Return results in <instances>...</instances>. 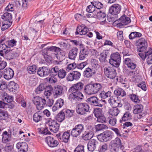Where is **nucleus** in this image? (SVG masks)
Wrapping results in <instances>:
<instances>
[{
  "label": "nucleus",
  "instance_id": "obj_59",
  "mask_svg": "<svg viewBox=\"0 0 152 152\" xmlns=\"http://www.w3.org/2000/svg\"><path fill=\"white\" fill-rule=\"evenodd\" d=\"M46 49L47 50V51L49 52V51L52 52H56V51H59L60 50V49L58 48L56 46H51L50 47H47L45 49Z\"/></svg>",
  "mask_w": 152,
  "mask_h": 152
},
{
  "label": "nucleus",
  "instance_id": "obj_1",
  "mask_svg": "<svg viewBox=\"0 0 152 152\" xmlns=\"http://www.w3.org/2000/svg\"><path fill=\"white\" fill-rule=\"evenodd\" d=\"M84 86V83L80 82L73 84L68 90L69 92L70 93L69 99L75 102L81 101L84 98V96L81 92Z\"/></svg>",
  "mask_w": 152,
  "mask_h": 152
},
{
  "label": "nucleus",
  "instance_id": "obj_61",
  "mask_svg": "<svg viewBox=\"0 0 152 152\" xmlns=\"http://www.w3.org/2000/svg\"><path fill=\"white\" fill-rule=\"evenodd\" d=\"M55 104L59 108H61L64 105V101L62 99H58L56 101V102Z\"/></svg>",
  "mask_w": 152,
  "mask_h": 152
},
{
  "label": "nucleus",
  "instance_id": "obj_33",
  "mask_svg": "<svg viewBox=\"0 0 152 152\" xmlns=\"http://www.w3.org/2000/svg\"><path fill=\"white\" fill-rule=\"evenodd\" d=\"M42 55L44 57L45 60L48 63H50L52 61V58L49 52L46 49L42 50Z\"/></svg>",
  "mask_w": 152,
  "mask_h": 152
},
{
  "label": "nucleus",
  "instance_id": "obj_11",
  "mask_svg": "<svg viewBox=\"0 0 152 152\" xmlns=\"http://www.w3.org/2000/svg\"><path fill=\"white\" fill-rule=\"evenodd\" d=\"M50 130L54 133L58 132L59 128V124L55 120L50 119L48 121Z\"/></svg>",
  "mask_w": 152,
  "mask_h": 152
},
{
  "label": "nucleus",
  "instance_id": "obj_3",
  "mask_svg": "<svg viewBox=\"0 0 152 152\" xmlns=\"http://www.w3.org/2000/svg\"><path fill=\"white\" fill-rule=\"evenodd\" d=\"M113 136V133L111 131L106 130L97 135V137L101 142H106L110 140Z\"/></svg>",
  "mask_w": 152,
  "mask_h": 152
},
{
  "label": "nucleus",
  "instance_id": "obj_10",
  "mask_svg": "<svg viewBox=\"0 0 152 152\" xmlns=\"http://www.w3.org/2000/svg\"><path fill=\"white\" fill-rule=\"evenodd\" d=\"M87 102L92 106L102 107L103 106L101 103V100L96 96H92L90 97L87 99Z\"/></svg>",
  "mask_w": 152,
  "mask_h": 152
},
{
  "label": "nucleus",
  "instance_id": "obj_56",
  "mask_svg": "<svg viewBox=\"0 0 152 152\" xmlns=\"http://www.w3.org/2000/svg\"><path fill=\"white\" fill-rule=\"evenodd\" d=\"M129 97L131 100L133 102L136 103H138L140 102V100L138 98V96L136 95L132 94L129 95Z\"/></svg>",
  "mask_w": 152,
  "mask_h": 152
},
{
  "label": "nucleus",
  "instance_id": "obj_58",
  "mask_svg": "<svg viewBox=\"0 0 152 152\" xmlns=\"http://www.w3.org/2000/svg\"><path fill=\"white\" fill-rule=\"evenodd\" d=\"M44 85L42 83L40 84L35 90V92L37 94H39L45 89Z\"/></svg>",
  "mask_w": 152,
  "mask_h": 152
},
{
  "label": "nucleus",
  "instance_id": "obj_41",
  "mask_svg": "<svg viewBox=\"0 0 152 152\" xmlns=\"http://www.w3.org/2000/svg\"><path fill=\"white\" fill-rule=\"evenodd\" d=\"M93 74L92 70L89 68H86L83 72V75L85 77H89L92 76Z\"/></svg>",
  "mask_w": 152,
  "mask_h": 152
},
{
  "label": "nucleus",
  "instance_id": "obj_44",
  "mask_svg": "<svg viewBox=\"0 0 152 152\" xmlns=\"http://www.w3.org/2000/svg\"><path fill=\"white\" fill-rule=\"evenodd\" d=\"M120 112V110L117 107H113L110 110V113L113 116H117Z\"/></svg>",
  "mask_w": 152,
  "mask_h": 152
},
{
  "label": "nucleus",
  "instance_id": "obj_17",
  "mask_svg": "<svg viewBox=\"0 0 152 152\" xmlns=\"http://www.w3.org/2000/svg\"><path fill=\"white\" fill-rule=\"evenodd\" d=\"M4 77L5 79L9 80L13 77L14 72L11 68H7L4 70Z\"/></svg>",
  "mask_w": 152,
  "mask_h": 152
},
{
  "label": "nucleus",
  "instance_id": "obj_2",
  "mask_svg": "<svg viewBox=\"0 0 152 152\" xmlns=\"http://www.w3.org/2000/svg\"><path fill=\"white\" fill-rule=\"evenodd\" d=\"M102 88V86L100 83H90L85 86L84 90L86 94L88 95H92L98 93Z\"/></svg>",
  "mask_w": 152,
  "mask_h": 152
},
{
  "label": "nucleus",
  "instance_id": "obj_26",
  "mask_svg": "<svg viewBox=\"0 0 152 152\" xmlns=\"http://www.w3.org/2000/svg\"><path fill=\"white\" fill-rule=\"evenodd\" d=\"M78 52V49L77 48H73L71 50L69 53V59L75 60Z\"/></svg>",
  "mask_w": 152,
  "mask_h": 152
},
{
  "label": "nucleus",
  "instance_id": "obj_62",
  "mask_svg": "<svg viewBox=\"0 0 152 152\" xmlns=\"http://www.w3.org/2000/svg\"><path fill=\"white\" fill-rule=\"evenodd\" d=\"M84 146L82 145H79L74 151V152H84Z\"/></svg>",
  "mask_w": 152,
  "mask_h": 152
},
{
  "label": "nucleus",
  "instance_id": "obj_14",
  "mask_svg": "<svg viewBox=\"0 0 152 152\" xmlns=\"http://www.w3.org/2000/svg\"><path fill=\"white\" fill-rule=\"evenodd\" d=\"M121 10V5L118 4H114L110 8L109 12L112 15H117L119 13Z\"/></svg>",
  "mask_w": 152,
  "mask_h": 152
},
{
  "label": "nucleus",
  "instance_id": "obj_64",
  "mask_svg": "<svg viewBox=\"0 0 152 152\" xmlns=\"http://www.w3.org/2000/svg\"><path fill=\"white\" fill-rule=\"evenodd\" d=\"M107 145L106 143H104L99 148V151L100 152H105L107 150Z\"/></svg>",
  "mask_w": 152,
  "mask_h": 152
},
{
  "label": "nucleus",
  "instance_id": "obj_23",
  "mask_svg": "<svg viewBox=\"0 0 152 152\" xmlns=\"http://www.w3.org/2000/svg\"><path fill=\"white\" fill-rule=\"evenodd\" d=\"M89 51L88 49L86 48L81 49L79 53V59L83 60L85 59L88 56Z\"/></svg>",
  "mask_w": 152,
  "mask_h": 152
},
{
  "label": "nucleus",
  "instance_id": "obj_4",
  "mask_svg": "<svg viewBox=\"0 0 152 152\" xmlns=\"http://www.w3.org/2000/svg\"><path fill=\"white\" fill-rule=\"evenodd\" d=\"M89 106L88 104L81 102L78 104L77 105L76 111L78 114L83 115L89 112Z\"/></svg>",
  "mask_w": 152,
  "mask_h": 152
},
{
  "label": "nucleus",
  "instance_id": "obj_46",
  "mask_svg": "<svg viewBox=\"0 0 152 152\" xmlns=\"http://www.w3.org/2000/svg\"><path fill=\"white\" fill-rule=\"evenodd\" d=\"M37 68V66L34 65H32L31 66H28L27 68V70L29 73L34 74L36 72Z\"/></svg>",
  "mask_w": 152,
  "mask_h": 152
},
{
  "label": "nucleus",
  "instance_id": "obj_8",
  "mask_svg": "<svg viewBox=\"0 0 152 152\" xmlns=\"http://www.w3.org/2000/svg\"><path fill=\"white\" fill-rule=\"evenodd\" d=\"M84 129V125L82 124H79L76 125L72 129L71 134L73 137H77L82 133Z\"/></svg>",
  "mask_w": 152,
  "mask_h": 152
},
{
  "label": "nucleus",
  "instance_id": "obj_32",
  "mask_svg": "<svg viewBox=\"0 0 152 152\" xmlns=\"http://www.w3.org/2000/svg\"><path fill=\"white\" fill-rule=\"evenodd\" d=\"M60 68L58 66H56L50 69H49V74L51 76H55L57 75Z\"/></svg>",
  "mask_w": 152,
  "mask_h": 152
},
{
  "label": "nucleus",
  "instance_id": "obj_9",
  "mask_svg": "<svg viewBox=\"0 0 152 152\" xmlns=\"http://www.w3.org/2000/svg\"><path fill=\"white\" fill-rule=\"evenodd\" d=\"M104 73L107 77L111 79H116L118 80L116 70L115 69L110 67H105L104 68Z\"/></svg>",
  "mask_w": 152,
  "mask_h": 152
},
{
  "label": "nucleus",
  "instance_id": "obj_36",
  "mask_svg": "<svg viewBox=\"0 0 152 152\" xmlns=\"http://www.w3.org/2000/svg\"><path fill=\"white\" fill-rule=\"evenodd\" d=\"M33 121L36 123L42 120V117L40 111L37 112L33 115Z\"/></svg>",
  "mask_w": 152,
  "mask_h": 152
},
{
  "label": "nucleus",
  "instance_id": "obj_47",
  "mask_svg": "<svg viewBox=\"0 0 152 152\" xmlns=\"http://www.w3.org/2000/svg\"><path fill=\"white\" fill-rule=\"evenodd\" d=\"M108 127L103 124H98L95 126L96 131H100L103 129H108Z\"/></svg>",
  "mask_w": 152,
  "mask_h": 152
},
{
  "label": "nucleus",
  "instance_id": "obj_20",
  "mask_svg": "<svg viewBox=\"0 0 152 152\" xmlns=\"http://www.w3.org/2000/svg\"><path fill=\"white\" fill-rule=\"evenodd\" d=\"M92 129H87L82 134V138L85 140L91 139L93 136Z\"/></svg>",
  "mask_w": 152,
  "mask_h": 152
},
{
  "label": "nucleus",
  "instance_id": "obj_7",
  "mask_svg": "<svg viewBox=\"0 0 152 152\" xmlns=\"http://www.w3.org/2000/svg\"><path fill=\"white\" fill-rule=\"evenodd\" d=\"M121 145V140L118 137H116L111 140L109 143V147L110 150L112 152H117L119 151Z\"/></svg>",
  "mask_w": 152,
  "mask_h": 152
},
{
  "label": "nucleus",
  "instance_id": "obj_51",
  "mask_svg": "<svg viewBox=\"0 0 152 152\" xmlns=\"http://www.w3.org/2000/svg\"><path fill=\"white\" fill-rule=\"evenodd\" d=\"M99 11H97V10L96 13V15L99 19H104L105 18L106 14L104 12H102L100 10H99Z\"/></svg>",
  "mask_w": 152,
  "mask_h": 152
},
{
  "label": "nucleus",
  "instance_id": "obj_6",
  "mask_svg": "<svg viewBox=\"0 0 152 152\" xmlns=\"http://www.w3.org/2000/svg\"><path fill=\"white\" fill-rule=\"evenodd\" d=\"M121 59L120 55L118 53H113L110 56L109 63L111 65L118 67L120 65Z\"/></svg>",
  "mask_w": 152,
  "mask_h": 152
},
{
  "label": "nucleus",
  "instance_id": "obj_34",
  "mask_svg": "<svg viewBox=\"0 0 152 152\" xmlns=\"http://www.w3.org/2000/svg\"><path fill=\"white\" fill-rule=\"evenodd\" d=\"M132 118L131 114L129 112H126L123 115L121 118L120 120V123H122L123 121H125L131 119Z\"/></svg>",
  "mask_w": 152,
  "mask_h": 152
},
{
  "label": "nucleus",
  "instance_id": "obj_25",
  "mask_svg": "<svg viewBox=\"0 0 152 152\" xmlns=\"http://www.w3.org/2000/svg\"><path fill=\"white\" fill-rule=\"evenodd\" d=\"M109 54V51L108 50H104L99 56V59L100 62L103 63L107 61V58Z\"/></svg>",
  "mask_w": 152,
  "mask_h": 152
},
{
  "label": "nucleus",
  "instance_id": "obj_50",
  "mask_svg": "<svg viewBox=\"0 0 152 152\" xmlns=\"http://www.w3.org/2000/svg\"><path fill=\"white\" fill-rule=\"evenodd\" d=\"M66 75V72L63 69H59L57 75L58 77L61 79L64 78Z\"/></svg>",
  "mask_w": 152,
  "mask_h": 152
},
{
  "label": "nucleus",
  "instance_id": "obj_27",
  "mask_svg": "<svg viewBox=\"0 0 152 152\" xmlns=\"http://www.w3.org/2000/svg\"><path fill=\"white\" fill-rule=\"evenodd\" d=\"M120 22L119 24L120 26L126 25L131 22L130 18L124 15L119 18Z\"/></svg>",
  "mask_w": 152,
  "mask_h": 152
},
{
  "label": "nucleus",
  "instance_id": "obj_39",
  "mask_svg": "<svg viewBox=\"0 0 152 152\" xmlns=\"http://www.w3.org/2000/svg\"><path fill=\"white\" fill-rule=\"evenodd\" d=\"M70 134L68 132L63 133L61 136V140L64 142H67L69 140Z\"/></svg>",
  "mask_w": 152,
  "mask_h": 152
},
{
  "label": "nucleus",
  "instance_id": "obj_16",
  "mask_svg": "<svg viewBox=\"0 0 152 152\" xmlns=\"http://www.w3.org/2000/svg\"><path fill=\"white\" fill-rule=\"evenodd\" d=\"M48 145L51 148L56 147L59 144L58 141L50 136H48L45 139Z\"/></svg>",
  "mask_w": 152,
  "mask_h": 152
},
{
  "label": "nucleus",
  "instance_id": "obj_38",
  "mask_svg": "<svg viewBox=\"0 0 152 152\" xmlns=\"http://www.w3.org/2000/svg\"><path fill=\"white\" fill-rule=\"evenodd\" d=\"M91 4H93L96 10H98L103 7V4L100 2L98 1H93L91 2Z\"/></svg>",
  "mask_w": 152,
  "mask_h": 152
},
{
  "label": "nucleus",
  "instance_id": "obj_19",
  "mask_svg": "<svg viewBox=\"0 0 152 152\" xmlns=\"http://www.w3.org/2000/svg\"><path fill=\"white\" fill-rule=\"evenodd\" d=\"M16 147L19 150V152H26L28 150V146L26 142H18Z\"/></svg>",
  "mask_w": 152,
  "mask_h": 152
},
{
  "label": "nucleus",
  "instance_id": "obj_55",
  "mask_svg": "<svg viewBox=\"0 0 152 152\" xmlns=\"http://www.w3.org/2000/svg\"><path fill=\"white\" fill-rule=\"evenodd\" d=\"M102 109L99 108H95L94 111V115L96 118L102 115Z\"/></svg>",
  "mask_w": 152,
  "mask_h": 152
},
{
  "label": "nucleus",
  "instance_id": "obj_45",
  "mask_svg": "<svg viewBox=\"0 0 152 152\" xmlns=\"http://www.w3.org/2000/svg\"><path fill=\"white\" fill-rule=\"evenodd\" d=\"M1 18L5 20L9 21L11 20L12 19V16L11 13L7 12L3 14Z\"/></svg>",
  "mask_w": 152,
  "mask_h": 152
},
{
  "label": "nucleus",
  "instance_id": "obj_15",
  "mask_svg": "<svg viewBox=\"0 0 152 152\" xmlns=\"http://www.w3.org/2000/svg\"><path fill=\"white\" fill-rule=\"evenodd\" d=\"M89 29L87 26L84 24H82L77 26L75 33L76 35H85L87 34Z\"/></svg>",
  "mask_w": 152,
  "mask_h": 152
},
{
  "label": "nucleus",
  "instance_id": "obj_63",
  "mask_svg": "<svg viewBox=\"0 0 152 152\" xmlns=\"http://www.w3.org/2000/svg\"><path fill=\"white\" fill-rule=\"evenodd\" d=\"M97 118V121L102 123H105L106 122V118L104 115H102L98 117Z\"/></svg>",
  "mask_w": 152,
  "mask_h": 152
},
{
  "label": "nucleus",
  "instance_id": "obj_37",
  "mask_svg": "<svg viewBox=\"0 0 152 152\" xmlns=\"http://www.w3.org/2000/svg\"><path fill=\"white\" fill-rule=\"evenodd\" d=\"M2 136V140L3 143H6L10 140V135L7 131H5L3 133Z\"/></svg>",
  "mask_w": 152,
  "mask_h": 152
},
{
  "label": "nucleus",
  "instance_id": "obj_43",
  "mask_svg": "<svg viewBox=\"0 0 152 152\" xmlns=\"http://www.w3.org/2000/svg\"><path fill=\"white\" fill-rule=\"evenodd\" d=\"M65 117L64 113L61 111L56 116L55 118L59 122H61L64 119Z\"/></svg>",
  "mask_w": 152,
  "mask_h": 152
},
{
  "label": "nucleus",
  "instance_id": "obj_12",
  "mask_svg": "<svg viewBox=\"0 0 152 152\" xmlns=\"http://www.w3.org/2000/svg\"><path fill=\"white\" fill-rule=\"evenodd\" d=\"M80 72L74 71L68 74L66 77V80L69 81H72L74 80H77L80 78Z\"/></svg>",
  "mask_w": 152,
  "mask_h": 152
},
{
  "label": "nucleus",
  "instance_id": "obj_53",
  "mask_svg": "<svg viewBox=\"0 0 152 152\" xmlns=\"http://www.w3.org/2000/svg\"><path fill=\"white\" fill-rule=\"evenodd\" d=\"M7 117V113L5 111L0 109V120H4L6 119Z\"/></svg>",
  "mask_w": 152,
  "mask_h": 152
},
{
  "label": "nucleus",
  "instance_id": "obj_40",
  "mask_svg": "<svg viewBox=\"0 0 152 152\" xmlns=\"http://www.w3.org/2000/svg\"><path fill=\"white\" fill-rule=\"evenodd\" d=\"M116 97L115 96H112L110 97L108 100V102L110 104L111 106L114 107L117 104L118 101L116 100Z\"/></svg>",
  "mask_w": 152,
  "mask_h": 152
},
{
  "label": "nucleus",
  "instance_id": "obj_52",
  "mask_svg": "<svg viewBox=\"0 0 152 152\" xmlns=\"http://www.w3.org/2000/svg\"><path fill=\"white\" fill-rule=\"evenodd\" d=\"M13 150V145L9 144H6L4 148V151L6 152H12Z\"/></svg>",
  "mask_w": 152,
  "mask_h": 152
},
{
  "label": "nucleus",
  "instance_id": "obj_48",
  "mask_svg": "<svg viewBox=\"0 0 152 152\" xmlns=\"http://www.w3.org/2000/svg\"><path fill=\"white\" fill-rule=\"evenodd\" d=\"M45 103H43V107L45 106H48L49 107H51L53 104V100L52 99H49L47 98L46 99H45Z\"/></svg>",
  "mask_w": 152,
  "mask_h": 152
},
{
  "label": "nucleus",
  "instance_id": "obj_21",
  "mask_svg": "<svg viewBox=\"0 0 152 152\" xmlns=\"http://www.w3.org/2000/svg\"><path fill=\"white\" fill-rule=\"evenodd\" d=\"M49 71V69L45 66H43L39 68L37 71V74L41 77L45 76L48 75Z\"/></svg>",
  "mask_w": 152,
  "mask_h": 152
},
{
  "label": "nucleus",
  "instance_id": "obj_30",
  "mask_svg": "<svg viewBox=\"0 0 152 152\" xmlns=\"http://www.w3.org/2000/svg\"><path fill=\"white\" fill-rule=\"evenodd\" d=\"M143 106L142 104H136L133 107V113L137 114L142 113L143 110Z\"/></svg>",
  "mask_w": 152,
  "mask_h": 152
},
{
  "label": "nucleus",
  "instance_id": "obj_5",
  "mask_svg": "<svg viewBox=\"0 0 152 152\" xmlns=\"http://www.w3.org/2000/svg\"><path fill=\"white\" fill-rule=\"evenodd\" d=\"M135 44L137 46V51L138 52H144L148 47L147 41L143 38L136 40Z\"/></svg>",
  "mask_w": 152,
  "mask_h": 152
},
{
  "label": "nucleus",
  "instance_id": "obj_22",
  "mask_svg": "<svg viewBox=\"0 0 152 152\" xmlns=\"http://www.w3.org/2000/svg\"><path fill=\"white\" fill-rule=\"evenodd\" d=\"M63 93V88L62 86L58 85L55 87L54 90V96L55 97H57L60 96Z\"/></svg>",
  "mask_w": 152,
  "mask_h": 152
},
{
  "label": "nucleus",
  "instance_id": "obj_29",
  "mask_svg": "<svg viewBox=\"0 0 152 152\" xmlns=\"http://www.w3.org/2000/svg\"><path fill=\"white\" fill-rule=\"evenodd\" d=\"M114 94L117 96L123 97L126 96V93L125 91L123 89L118 88L115 89L114 92Z\"/></svg>",
  "mask_w": 152,
  "mask_h": 152
},
{
  "label": "nucleus",
  "instance_id": "obj_42",
  "mask_svg": "<svg viewBox=\"0 0 152 152\" xmlns=\"http://www.w3.org/2000/svg\"><path fill=\"white\" fill-rule=\"evenodd\" d=\"M86 10L88 12L94 13V15H96V13L97 11L94 5L92 4L87 7Z\"/></svg>",
  "mask_w": 152,
  "mask_h": 152
},
{
  "label": "nucleus",
  "instance_id": "obj_24",
  "mask_svg": "<svg viewBox=\"0 0 152 152\" xmlns=\"http://www.w3.org/2000/svg\"><path fill=\"white\" fill-rule=\"evenodd\" d=\"M19 88L18 85L13 81L10 82L7 86L8 89L12 92H15Z\"/></svg>",
  "mask_w": 152,
  "mask_h": 152
},
{
  "label": "nucleus",
  "instance_id": "obj_35",
  "mask_svg": "<svg viewBox=\"0 0 152 152\" xmlns=\"http://www.w3.org/2000/svg\"><path fill=\"white\" fill-rule=\"evenodd\" d=\"M147 62L148 64H152V49L149 48L147 53Z\"/></svg>",
  "mask_w": 152,
  "mask_h": 152
},
{
  "label": "nucleus",
  "instance_id": "obj_28",
  "mask_svg": "<svg viewBox=\"0 0 152 152\" xmlns=\"http://www.w3.org/2000/svg\"><path fill=\"white\" fill-rule=\"evenodd\" d=\"M8 48L6 44L3 43L0 44V55L4 58L9 52L8 50L6 49Z\"/></svg>",
  "mask_w": 152,
  "mask_h": 152
},
{
  "label": "nucleus",
  "instance_id": "obj_31",
  "mask_svg": "<svg viewBox=\"0 0 152 152\" xmlns=\"http://www.w3.org/2000/svg\"><path fill=\"white\" fill-rule=\"evenodd\" d=\"M125 63L128 68L132 69H135L137 66L136 64L133 63L131 60L128 58H125Z\"/></svg>",
  "mask_w": 152,
  "mask_h": 152
},
{
  "label": "nucleus",
  "instance_id": "obj_54",
  "mask_svg": "<svg viewBox=\"0 0 152 152\" xmlns=\"http://www.w3.org/2000/svg\"><path fill=\"white\" fill-rule=\"evenodd\" d=\"M17 41L14 39H13L10 40L8 41L7 42L6 44L8 48L13 47L16 45Z\"/></svg>",
  "mask_w": 152,
  "mask_h": 152
},
{
  "label": "nucleus",
  "instance_id": "obj_60",
  "mask_svg": "<svg viewBox=\"0 0 152 152\" xmlns=\"http://www.w3.org/2000/svg\"><path fill=\"white\" fill-rule=\"evenodd\" d=\"M56 58L60 61H61L65 57L64 53L63 52H59L56 55Z\"/></svg>",
  "mask_w": 152,
  "mask_h": 152
},
{
  "label": "nucleus",
  "instance_id": "obj_13",
  "mask_svg": "<svg viewBox=\"0 0 152 152\" xmlns=\"http://www.w3.org/2000/svg\"><path fill=\"white\" fill-rule=\"evenodd\" d=\"M33 101L34 103L36 105L38 110H40L43 108V104L45 103V102L44 99L39 96H36L34 97Z\"/></svg>",
  "mask_w": 152,
  "mask_h": 152
},
{
  "label": "nucleus",
  "instance_id": "obj_57",
  "mask_svg": "<svg viewBox=\"0 0 152 152\" xmlns=\"http://www.w3.org/2000/svg\"><path fill=\"white\" fill-rule=\"evenodd\" d=\"M15 10L12 3H9L5 8V10L7 12H13Z\"/></svg>",
  "mask_w": 152,
  "mask_h": 152
},
{
  "label": "nucleus",
  "instance_id": "obj_49",
  "mask_svg": "<svg viewBox=\"0 0 152 152\" xmlns=\"http://www.w3.org/2000/svg\"><path fill=\"white\" fill-rule=\"evenodd\" d=\"M63 112L64 113L65 116L66 117H70L73 115L74 111L69 109L64 110H63Z\"/></svg>",
  "mask_w": 152,
  "mask_h": 152
},
{
  "label": "nucleus",
  "instance_id": "obj_18",
  "mask_svg": "<svg viewBox=\"0 0 152 152\" xmlns=\"http://www.w3.org/2000/svg\"><path fill=\"white\" fill-rule=\"evenodd\" d=\"M98 142L95 139H91L87 144L88 149L90 152H93L96 149Z\"/></svg>",
  "mask_w": 152,
  "mask_h": 152
}]
</instances>
